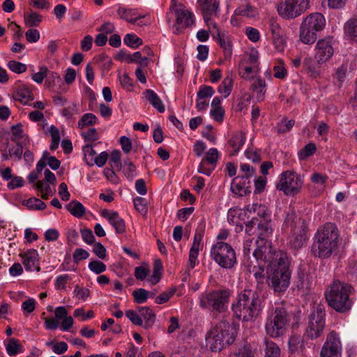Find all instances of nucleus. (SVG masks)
Listing matches in <instances>:
<instances>
[{
    "mask_svg": "<svg viewBox=\"0 0 357 357\" xmlns=\"http://www.w3.org/2000/svg\"><path fill=\"white\" fill-rule=\"evenodd\" d=\"M50 133L52 137V142L50 146V149L52 151L56 150L59 147L60 142V134L57 128L54 126H51L50 128Z\"/></svg>",
    "mask_w": 357,
    "mask_h": 357,
    "instance_id": "37998d69",
    "label": "nucleus"
},
{
    "mask_svg": "<svg viewBox=\"0 0 357 357\" xmlns=\"http://www.w3.org/2000/svg\"><path fill=\"white\" fill-rule=\"evenodd\" d=\"M310 179L312 183L320 185L323 188H324L328 176L325 174L314 172L312 174Z\"/></svg>",
    "mask_w": 357,
    "mask_h": 357,
    "instance_id": "69168bd1",
    "label": "nucleus"
},
{
    "mask_svg": "<svg viewBox=\"0 0 357 357\" xmlns=\"http://www.w3.org/2000/svg\"><path fill=\"white\" fill-rule=\"evenodd\" d=\"M124 43L132 48H137L142 45V40L135 34L128 33L124 37Z\"/></svg>",
    "mask_w": 357,
    "mask_h": 357,
    "instance_id": "a18cd8bd",
    "label": "nucleus"
},
{
    "mask_svg": "<svg viewBox=\"0 0 357 357\" xmlns=\"http://www.w3.org/2000/svg\"><path fill=\"white\" fill-rule=\"evenodd\" d=\"M310 8V0H284L277 6L280 16L291 20L300 16Z\"/></svg>",
    "mask_w": 357,
    "mask_h": 357,
    "instance_id": "ddd939ff",
    "label": "nucleus"
},
{
    "mask_svg": "<svg viewBox=\"0 0 357 357\" xmlns=\"http://www.w3.org/2000/svg\"><path fill=\"white\" fill-rule=\"evenodd\" d=\"M82 151L84 153V160L89 166L94 165V160L96 152L94 151L92 145L86 144L83 146Z\"/></svg>",
    "mask_w": 357,
    "mask_h": 357,
    "instance_id": "4c0bfd02",
    "label": "nucleus"
},
{
    "mask_svg": "<svg viewBox=\"0 0 357 357\" xmlns=\"http://www.w3.org/2000/svg\"><path fill=\"white\" fill-rule=\"evenodd\" d=\"M73 315L75 317H80L82 321H84L89 319H91L94 317V313L92 310L88 311L85 313L84 310L83 308H77L75 309Z\"/></svg>",
    "mask_w": 357,
    "mask_h": 357,
    "instance_id": "0e129e2a",
    "label": "nucleus"
},
{
    "mask_svg": "<svg viewBox=\"0 0 357 357\" xmlns=\"http://www.w3.org/2000/svg\"><path fill=\"white\" fill-rule=\"evenodd\" d=\"M235 14L237 15L245 16L250 18L255 17L257 15V10L250 4L241 6L235 10Z\"/></svg>",
    "mask_w": 357,
    "mask_h": 357,
    "instance_id": "c9c22d12",
    "label": "nucleus"
},
{
    "mask_svg": "<svg viewBox=\"0 0 357 357\" xmlns=\"http://www.w3.org/2000/svg\"><path fill=\"white\" fill-rule=\"evenodd\" d=\"M121 152L119 150H114L112 152L110 156V165L113 169L119 170L121 167Z\"/></svg>",
    "mask_w": 357,
    "mask_h": 357,
    "instance_id": "603ef678",
    "label": "nucleus"
},
{
    "mask_svg": "<svg viewBox=\"0 0 357 357\" xmlns=\"http://www.w3.org/2000/svg\"><path fill=\"white\" fill-rule=\"evenodd\" d=\"M80 113L78 105L75 102L64 107L62 109V115L68 119H73L74 116Z\"/></svg>",
    "mask_w": 357,
    "mask_h": 357,
    "instance_id": "49530a36",
    "label": "nucleus"
},
{
    "mask_svg": "<svg viewBox=\"0 0 357 357\" xmlns=\"http://www.w3.org/2000/svg\"><path fill=\"white\" fill-rule=\"evenodd\" d=\"M215 93L212 86L202 85L199 87L197 92V97L199 98L205 99L211 97Z\"/></svg>",
    "mask_w": 357,
    "mask_h": 357,
    "instance_id": "bf43d9fd",
    "label": "nucleus"
},
{
    "mask_svg": "<svg viewBox=\"0 0 357 357\" xmlns=\"http://www.w3.org/2000/svg\"><path fill=\"white\" fill-rule=\"evenodd\" d=\"M231 291L229 289H220L202 294L199 297L201 308L219 313L227 310Z\"/></svg>",
    "mask_w": 357,
    "mask_h": 357,
    "instance_id": "423d86ee",
    "label": "nucleus"
},
{
    "mask_svg": "<svg viewBox=\"0 0 357 357\" xmlns=\"http://www.w3.org/2000/svg\"><path fill=\"white\" fill-rule=\"evenodd\" d=\"M140 317L142 319V326L144 328H151L155 320V314L149 307H142L139 308Z\"/></svg>",
    "mask_w": 357,
    "mask_h": 357,
    "instance_id": "cd10ccee",
    "label": "nucleus"
},
{
    "mask_svg": "<svg viewBox=\"0 0 357 357\" xmlns=\"http://www.w3.org/2000/svg\"><path fill=\"white\" fill-rule=\"evenodd\" d=\"M280 257L277 264L267 271L268 284L275 292H284L289 286L291 271L287 266L281 263Z\"/></svg>",
    "mask_w": 357,
    "mask_h": 357,
    "instance_id": "9d476101",
    "label": "nucleus"
},
{
    "mask_svg": "<svg viewBox=\"0 0 357 357\" xmlns=\"http://www.w3.org/2000/svg\"><path fill=\"white\" fill-rule=\"evenodd\" d=\"M345 34L352 40L357 42V18L349 20L344 25Z\"/></svg>",
    "mask_w": 357,
    "mask_h": 357,
    "instance_id": "2f4dec72",
    "label": "nucleus"
},
{
    "mask_svg": "<svg viewBox=\"0 0 357 357\" xmlns=\"http://www.w3.org/2000/svg\"><path fill=\"white\" fill-rule=\"evenodd\" d=\"M133 203L135 206V208L142 214H146L147 213V200L141 197H137L133 199Z\"/></svg>",
    "mask_w": 357,
    "mask_h": 357,
    "instance_id": "de8ad7c7",
    "label": "nucleus"
},
{
    "mask_svg": "<svg viewBox=\"0 0 357 357\" xmlns=\"http://www.w3.org/2000/svg\"><path fill=\"white\" fill-rule=\"evenodd\" d=\"M203 160H204V162H206L215 167L218 160V149L215 148H211L206 153L205 158Z\"/></svg>",
    "mask_w": 357,
    "mask_h": 357,
    "instance_id": "864d4df0",
    "label": "nucleus"
},
{
    "mask_svg": "<svg viewBox=\"0 0 357 357\" xmlns=\"http://www.w3.org/2000/svg\"><path fill=\"white\" fill-rule=\"evenodd\" d=\"M132 294L135 302L138 304L145 303L149 297V291L142 288L134 290Z\"/></svg>",
    "mask_w": 357,
    "mask_h": 357,
    "instance_id": "79ce46f5",
    "label": "nucleus"
},
{
    "mask_svg": "<svg viewBox=\"0 0 357 357\" xmlns=\"http://www.w3.org/2000/svg\"><path fill=\"white\" fill-rule=\"evenodd\" d=\"M71 278L69 275L64 274L56 278L54 283L56 289H65L67 283L70 281Z\"/></svg>",
    "mask_w": 357,
    "mask_h": 357,
    "instance_id": "052dcab7",
    "label": "nucleus"
},
{
    "mask_svg": "<svg viewBox=\"0 0 357 357\" xmlns=\"http://www.w3.org/2000/svg\"><path fill=\"white\" fill-rule=\"evenodd\" d=\"M283 229L289 234L288 243L294 250L301 248L307 239V226L305 221L298 217L294 211L287 213Z\"/></svg>",
    "mask_w": 357,
    "mask_h": 357,
    "instance_id": "20e7f679",
    "label": "nucleus"
},
{
    "mask_svg": "<svg viewBox=\"0 0 357 357\" xmlns=\"http://www.w3.org/2000/svg\"><path fill=\"white\" fill-rule=\"evenodd\" d=\"M232 83L233 80L231 77L227 76L218 86V91L220 93L223 95L224 98H226L229 96L232 89Z\"/></svg>",
    "mask_w": 357,
    "mask_h": 357,
    "instance_id": "e433bc0d",
    "label": "nucleus"
},
{
    "mask_svg": "<svg viewBox=\"0 0 357 357\" xmlns=\"http://www.w3.org/2000/svg\"><path fill=\"white\" fill-rule=\"evenodd\" d=\"M235 357H255L254 353L249 344H245L238 351L234 353Z\"/></svg>",
    "mask_w": 357,
    "mask_h": 357,
    "instance_id": "680f3d73",
    "label": "nucleus"
},
{
    "mask_svg": "<svg viewBox=\"0 0 357 357\" xmlns=\"http://www.w3.org/2000/svg\"><path fill=\"white\" fill-rule=\"evenodd\" d=\"M49 70L45 66L39 67V71L32 75V79L37 84H41L48 75Z\"/></svg>",
    "mask_w": 357,
    "mask_h": 357,
    "instance_id": "6e6d98bb",
    "label": "nucleus"
},
{
    "mask_svg": "<svg viewBox=\"0 0 357 357\" xmlns=\"http://www.w3.org/2000/svg\"><path fill=\"white\" fill-rule=\"evenodd\" d=\"M101 215L107 219L109 223L115 229L116 234H123L126 231V225L117 211L103 209Z\"/></svg>",
    "mask_w": 357,
    "mask_h": 357,
    "instance_id": "aec40b11",
    "label": "nucleus"
},
{
    "mask_svg": "<svg viewBox=\"0 0 357 357\" xmlns=\"http://www.w3.org/2000/svg\"><path fill=\"white\" fill-rule=\"evenodd\" d=\"M211 258L223 268L230 269L237 263L235 250L227 243L218 241L211 250Z\"/></svg>",
    "mask_w": 357,
    "mask_h": 357,
    "instance_id": "f8f14e48",
    "label": "nucleus"
},
{
    "mask_svg": "<svg viewBox=\"0 0 357 357\" xmlns=\"http://www.w3.org/2000/svg\"><path fill=\"white\" fill-rule=\"evenodd\" d=\"M234 316L245 322L254 321L261 314V299L255 289H245L231 305Z\"/></svg>",
    "mask_w": 357,
    "mask_h": 357,
    "instance_id": "f257e3e1",
    "label": "nucleus"
},
{
    "mask_svg": "<svg viewBox=\"0 0 357 357\" xmlns=\"http://www.w3.org/2000/svg\"><path fill=\"white\" fill-rule=\"evenodd\" d=\"M7 66L11 71L17 74L22 73L26 70V66L19 61H10Z\"/></svg>",
    "mask_w": 357,
    "mask_h": 357,
    "instance_id": "5fc2aeb1",
    "label": "nucleus"
},
{
    "mask_svg": "<svg viewBox=\"0 0 357 357\" xmlns=\"http://www.w3.org/2000/svg\"><path fill=\"white\" fill-rule=\"evenodd\" d=\"M342 344L337 334L335 331L329 333L324 343L320 357H341Z\"/></svg>",
    "mask_w": 357,
    "mask_h": 357,
    "instance_id": "dca6fc26",
    "label": "nucleus"
},
{
    "mask_svg": "<svg viewBox=\"0 0 357 357\" xmlns=\"http://www.w3.org/2000/svg\"><path fill=\"white\" fill-rule=\"evenodd\" d=\"M245 135L242 132H236L229 140V145L232 149V155H236L245 142Z\"/></svg>",
    "mask_w": 357,
    "mask_h": 357,
    "instance_id": "c85d7f7f",
    "label": "nucleus"
},
{
    "mask_svg": "<svg viewBox=\"0 0 357 357\" xmlns=\"http://www.w3.org/2000/svg\"><path fill=\"white\" fill-rule=\"evenodd\" d=\"M66 208L71 215L78 218H82L86 213L85 207L77 200L71 201L66 206Z\"/></svg>",
    "mask_w": 357,
    "mask_h": 357,
    "instance_id": "c756f323",
    "label": "nucleus"
},
{
    "mask_svg": "<svg viewBox=\"0 0 357 357\" xmlns=\"http://www.w3.org/2000/svg\"><path fill=\"white\" fill-rule=\"evenodd\" d=\"M127 318L136 326H142V319L140 317V314H137L132 310H128L125 313Z\"/></svg>",
    "mask_w": 357,
    "mask_h": 357,
    "instance_id": "13d9d810",
    "label": "nucleus"
},
{
    "mask_svg": "<svg viewBox=\"0 0 357 357\" xmlns=\"http://www.w3.org/2000/svg\"><path fill=\"white\" fill-rule=\"evenodd\" d=\"M317 150L316 145L314 143L306 144L298 153L300 160H305L312 155Z\"/></svg>",
    "mask_w": 357,
    "mask_h": 357,
    "instance_id": "c03bdc74",
    "label": "nucleus"
},
{
    "mask_svg": "<svg viewBox=\"0 0 357 357\" xmlns=\"http://www.w3.org/2000/svg\"><path fill=\"white\" fill-rule=\"evenodd\" d=\"M237 335L236 326L222 319L207 331L205 336L206 346L211 351H220L233 344Z\"/></svg>",
    "mask_w": 357,
    "mask_h": 357,
    "instance_id": "7ed1b4c3",
    "label": "nucleus"
},
{
    "mask_svg": "<svg viewBox=\"0 0 357 357\" xmlns=\"http://www.w3.org/2000/svg\"><path fill=\"white\" fill-rule=\"evenodd\" d=\"M269 30L272 34V37L279 36L284 34V31L280 24L274 19L269 20Z\"/></svg>",
    "mask_w": 357,
    "mask_h": 357,
    "instance_id": "4d7b16f0",
    "label": "nucleus"
},
{
    "mask_svg": "<svg viewBox=\"0 0 357 357\" xmlns=\"http://www.w3.org/2000/svg\"><path fill=\"white\" fill-rule=\"evenodd\" d=\"M250 187V181L243 176H237L231 183V190L235 194L242 195L245 193Z\"/></svg>",
    "mask_w": 357,
    "mask_h": 357,
    "instance_id": "b1692460",
    "label": "nucleus"
},
{
    "mask_svg": "<svg viewBox=\"0 0 357 357\" xmlns=\"http://www.w3.org/2000/svg\"><path fill=\"white\" fill-rule=\"evenodd\" d=\"M20 256L22 258V264L26 271H40L39 257L36 250H29Z\"/></svg>",
    "mask_w": 357,
    "mask_h": 357,
    "instance_id": "412c9836",
    "label": "nucleus"
},
{
    "mask_svg": "<svg viewBox=\"0 0 357 357\" xmlns=\"http://www.w3.org/2000/svg\"><path fill=\"white\" fill-rule=\"evenodd\" d=\"M325 327V310L323 306L318 305L309 317L305 330L306 335L311 340L321 336Z\"/></svg>",
    "mask_w": 357,
    "mask_h": 357,
    "instance_id": "2eb2a0df",
    "label": "nucleus"
},
{
    "mask_svg": "<svg viewBox=\"0 0 357 357\" xmlns=\"http://www.w3.org/2000/svg\"><path fill=\"white\" fill-rule=\"evenodd\" d=\"M13 97L15 100L20 101L24 105L28 104L34 98L33 93L26 85H21L17 87L13 93Z\"/></svg>",
    "mask_w": 357,
    "mask_h": 357,
    "instance_id": "5701e85b",
    "label": "nucleus"
},
{
    "mask_svg": "<svg viewBox=\"0 0 357 357\" xmlns=\"http://www.w3.org/2000/svg\"><path fill=\"white\" fill-rule=\"evenodd\" d=\"M240 169L242 174L239 176H243V177L247 178L249 181H250V178L256 177L255 169L250 165L241 164Z\"/></svg>",
    "mask_w": 357,
    "mask_h": 357,
    "instance_id": "8fccbe9b",
    "label": "nucleus"
},
{
    "mask_svg": "<svg viewBox=\"0 0 357 357\" xmlns=\"http://www.w3.org/2000/svg\"><path fill=\"white\" fill-rule=\"evenodd\" d=\"M251 89L258 101L264 100L266 92V84L264 79L259 77L254 79L251 84Z\"/></svg>",
    "mask_w": 357,
    "mask_h": 357,
    "instance_id": "a878e982",
    "label": "nucleus"
},
{
    "mask_svg": "<svg viewBox=\"0 0 357 357\" xmlns=\"http://www.w3.org/2000/svg\"><path fill=\"white\" fill-rule=\"evenodd\" d=\"M98 119L92 113H86L84 114L78 121V127L83 128L85 126H93L97 123Z\"/></svg>",
    "mask_w": 357,
    "mask_h": 357,
    "instance_id": "ea45409f",
    "label": "nucleus"
},
{
    "mask_svg": "<svg viewBox=\"0 0 357 357\" xmlns=\"http://www.w3.org/2000/svg\"><path fill=\"white\" fill-rule=\"evenodd\" d=\"M264 265L263 263H257V266H254L250 269V272L253 274L258 283L263 284L266 279Z\"/></svg>",
    "mask_w": 357,
    "mask_h": 357,
    "instance_id": "f704fd0d",
    "label": "nucleus"
},
{
    "mask_svg": "<svg viewBox=\"0 0 357 357\" xmlns=\"http://www.w3.org/2000/svg\"><path fill=\"white\" fill-rule=\"evenodd\" d=\"M42 15L36 12L31 11L30 13L24 15L26 24L29 26H37L42 22Z\"/></svg>",
    "mask_w": 357,
    "mask_h": 357,
    "instance_id": "a19ab883",
    "label": "nucleus"
},
{
    "mask_svg": "<svg viewBox=\"0 0 357 357\" xmlns=\"http://www.w3.org/2000/svg\"><path fill=\"white\" fill-rule=\"evenodd\" d=\"M7 354L10 356L17 355L18 353L23 352V347L20 344L18 340L15 338H10L8 342L5 345Z\"/></svg>",
    "mask_w": 357,
    "mask_h": 357,
    "instance_id": "473e14b6",
    "label": "nucleus"
},
{
    "mask_svg": "<svg viewBox=\"0 0 357 357\" xmlns=\"http://www.w3.org/2000/svg\"><path fill=\"white\" fill-rule=\"evenodd\" d=\"M116 12L121 19L132 24H136L139 20L144 17V15H137L136 10L134 9L119 7Z\"/></svg>",
    "mask_w": 357,
    "mask_h": 357,
    "instance_id": "393cba45",
    "label": "nucleus"
},
{
    "mask_svg": "<svg viewBox=\"0 0 357 357\" xmlns=\"http://www.w3.org/2000/svg\"><path fill=\"white\" fill-rule=\"evenodd\" d=\"M295 285L297 291L302 296L308 294L311 288V282L307 274L304 271H299L295 281Z\"/></svg>",
    "mask_w": 357,
    "mask_h": 357,
    "instance_id": "4be33fe9",
    "label": "nucleus"
},
{
    "mask_svg": "<svg viewBox=\"0 0 357 357\" xmlns=\"http://www.w3.org/2000/svg\"><path fill=\"white\" fill-rule=\"evenodd\" d=\"M258 225L259 229L262 231H261L257 240V245L254 250L252 255L257 263H269L271 266H272L277 261V257H278V255L273 249L271 243L266 238V236L271 234L272 229L268 228L267 224L264 225L259 223Z\"/></svg>",
    "mask_w": 357,
    "mask_h": 357,
    "instance_id": "0eeeda50",
    "label": "nucleus"
},
{
    "mask_svg": "<svg viewBox=\"0 0 357 357\" xmlns=\"http://www.w3.org/2000/svg\"><path fill=\"white\" fill-rule=\"evenodd\" d=\"M274 77L283 79L287 76V70L284 68V63L282 60H278L273 67Z\"/></svg>",
    "mask_w": 357,
    "mask_h": 357,
    "instance_id": "58836bf2",
    "label": "nucleus"
},
{
    "mask_svg": "<svg viewBox=\"0 0 357 357\" xmlns=\"http://www.w3.org/2000/svg\"><path fill=\"white\" fill-rule=\"evenodd\" d=\"M314 58L319 63H324L333 55L334 50L328 39L318 40L315 46Z\"/></svg>",
    "mask_w": 357,
    "mask_h": 357,
    "instance_id": "a211bd4d",
    "label": "nucleus"
},
{
    "mask_svg": "<svg viewBox=\"0 0 357 357\" xmlns=\"http://www.w3.org/2000/svg\"><path fill=\"white\" fill-rule=\"evenodd\" d=\"M22 205L25 206L29 210L40 211L46 208L44 202L36 197H31L22 201Z\"/></svg>",
    "mask_w": 357,
    "mask_h": 357,
    "instance_id": "7c9ffc66",
    "label": "nucleus"
},
{
    "mask_svg": "<svg viewBox=\"0 0 357 357\" xmlns=\"http://www.w3.org/2000/svg\"><path fill=\"white\" fill-rule=\"evenodd\" d=\"M209 31L213 39L223 50L225 58L229 59L232 55V45L229 37L220 33L218 24H216V28H212L209 29Z\"/></svg>",
    "mask_w": 357,
    "mask_h": 357,
    "instance_id": "6ab92c4d",
    "label": "nucleus"
},
{
    "mask_svg": "<svg viewBox=\"0 0 357 357\" xmlns=\"http://www.w3.org/2000/svg\"><path fill=\"white\" fill-rule=\"evenodd\" d=\"M289 322L287 310L282 307H276L268 313L265 331L268 335L275 338L283 335Z\"/></svg>",
    "mask_w": 357,
    "mask_h": 357,
    "instance_id": "1a4fd4ad",
    "label": "nucleus"
},
{
    "mask_svg": "<svg viewBox=\"0 0 357 357\" xmlns=\"http://www.w3.org/2000/svg\"><path fill=\"white\" fill-rule=\"evenodd\" d=\"M266 345L265 356L266 357H280V349L279 347L273 341L268 340H264Z\"/></svg>",
    "mask_w": 357,
    "mask_h": 357,
    "instance_id": "72a5a7b5",
    "label": "nucleus"
},
{
    "mask_svg": "<svg viewBox=\"0 0 357 357\" xmlns=\"http://www.w3.org/2000/svg\"><path fill=\"white\" fill-rule=\"evenodd\" d=\"M326 24L324 16L319 13L307 15L300 26V40L305 44H312L317 39V33L324 29Z\"/></svg>",
    "mask_w": 357,
    "mask_h": 357,
    "instance_id": "6e6552de",
    "label": "nucleus"
},
{
    "mask_svg": "<svg viewBox=\"0 0 357 357\" xmlns=\"http://www.w3.org/2000/svg\"><path fill=\"white\" fill-rule=\"evenodd\" d=\"M257 70L255 68L245 66L241 69L240 74L243 79H254L256 78L255 77V74L257 73Z\"/></svg>",
    "mask_w": 357,
    "mask_h": 357,
    "instance_id": "338daca9",
    "label": "nucleus"
},
{
    "mask_svg": "<svg viewBox=\"0 0 357 357\" xmlns=\"http://www.w3.org/2000/svg\"><path fill=\"white\" fill-rule=\"evenodd\" d=\"M339 232L335 225L328 222L319 227L313 237L311 254L314 257L327 259L337 249Z\"/></svg>",
    "mask_w": 357,
    "mask_h": 357,
    "instance_id": "f03ea898",
    "label": "nucleus"
},
{
    "mask_svg": "<svg viewBox=\"0 0 357 357\" xmlns=\"http://www.w3.org/2000/svg\"><path fill=\"white\" fill-rule=\"evenodd\" d=\"M220 0H197L198 8L203 20L209 29L216 28L217 23L214 17H218L220 14Z\"/></svg>",
    "mask_w": 357,
    "mask_h": 357,
    "instance_id": "4468645a",
    "label": "nucleus"
},
{
    "mask_svg": "<svg viewBox=\"0 0 357 357\" xmlns=\"http://www.w3.org/2000/svg\"><path fill=\"white\" fill-rule=\"evenodd\" d=\"M136 167L135 165L130 161H125L123 166V172L128 178H133L136 174Z\"/></svg>",
    "mask_w": 357,
    "mask_h": 357,
    "instance_id": "e2e57ef3",
    "label": "nucleus"
},
{
    "mask_svg": "<svg viewBox=\"0 0 357 357\" xmlns=\"http://www.w3.org/2000/svg\"><path fill=\"white\" fill-rule=\"evenodd\" d=\"M304 183V176L293 170H287L279 176L276 189L283 192L286 196L294 197L301 191Z\"/></svg>",
    "mask_w": 357,
    "mask_h": 357,
    "instance_id": "9b49d317",
    "label": "nucleus"
},
{
    "mask_svg": "<svg viewBox=\"0 0 357 357\" xmlns=\"http://www.w3.org/2000/svg\"><path fill=\"white\" fill-rule=\"evenodd\" d=\"M143 95L146 100L155 108L159 112L162 113L165 110V105H163L160 98L158 94L151 89H146Z\"/></svg>",
    "mask_w": 357,
    "mask_h": 357,
    "instance_id": "bb28decb",
    "label": "nucleus"
},
{
    "mask_svg": "<svg viewBox=\"0 0 357 357\" xmlns=\"http://www.w3.org/2000/svg\"><path fill=\"white\" fill-rule=\"evenodd\" d=\"M88 267L90 271L96 274H100L106 271V265L98 260H93L89 262Z\"/></svg>",
    "mask_w": 357,
    "mask_h": 357,
    "instance_id": "3c124183",
    "label": "nucleus"
},
{
    "mask_svg": "<svg viewBox=\"0 0 357 357\" xmlns=\"http://www.w3.org/2000/svg\"><path fill=\"white\" fill-rule=\"evenodd\" d=\"M73 261L75 263L86 259L89 257V253L83 248L75 249L73 253Z\"/></svg>",
    "mask_w": 357,
    "mask_h": 357,
    "instance_id": "774afa93",
    "label": "nucleus"
},
{
    "mask_svg": "<svg viewBox=\"0 0 357 357\" xmlns=\"http://www.w3.org/2000/svg\"><path fill=\"white\" fill-rule=\"evenodd\" d=\"M351 286L335 280L329 289L325 291L328 305L339 312H346L351 309V301L349 294Z\"/></svg>",
    "mask_w": 357,
    "mask_h": 357,
    "instance_id": "39448f33",
    "label": "nucleus"
},
{
    "mask_svg": "<svg viewBox=\"0 0 357 357\" xmlns=\"http://www.w3.org/2000/svg\"><path fill=\"white\" fill-rule=\"evenodd\" d=\"M295 124V121L293 119L287 121L286 119L282 120L278 123L275 130L278 133H284L289 131Z\"/></svg>",
    "mask_w": 357,
    "mask_h": 357,
    "instance_id": "09e8293b",
    "label": "nucleus"
},
{
    "mask_svg": "<svg viewBox=\"0 0 357 357\" xmlns=\"http://www.w3.org/2000/svg\"><path fill=\"white\" fill-rule=\"evenodd\" d=\"M175 16L176 26H175V30L174 31V33L178 34L182 31L183 29L190 27L195 24V15L193 13L187 9H175Z\"/></svg>",
    "mask_w": 357,
    "mask_h": 357,
    "instance_id": "f3484780",
    "label": "nucleus"
}]
</instances>
